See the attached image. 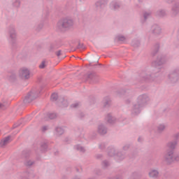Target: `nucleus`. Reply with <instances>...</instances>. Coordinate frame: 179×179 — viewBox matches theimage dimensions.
<instances>
[{
  "instance_id": "8fccbe9b",
  "label": "nucleus",
  "mask_w": 179,
  "mask_h": 179,
  "mask_svg": "<svg viewBox=\"0 0 179 179\" xmlns=\"http://www.w3.org/2000/svg\"><path fill=\"white\" fill-rule=\"evenodd\" d=\"M45 131H47V126H43L42 127V132H45Z\"/></svg>"
},
{
  "instance_id": "864d4df0",
  "label": "nucleus",
  "mask_w": 179,
  "mask_h": 179,
  "mask_svg": "<svg viewBox=\"0 0 179 179\" xmlns=\"http://www.w3.org/2000/svg\"><path fill=\"white\" fill-rule=\"evenodd\" d=\"M174 0H166V2H168V3H171Z\"/></svg>"
},
{
  "instance_id": "c03bdc74",
  "label": "nucleus",
  "mask_w": 179,
  "mask_h": 179,
  "mask_svg": "<svg viewBox=\"0 0 179 179\" xmlns=\"http://www.w3.org/2000/svg\"><path fill=\"white\" fill-rule=\"evenodd\" d=\"M84 117H85V114L83 113H80L78 114V117L80 118V120H82Z\"/></svg>"
},
{
  "instance_id": "052dcab7",
  "label": "nucleus",
  "mask_w": 179,
  "mask_h": 179,
  "mask_svg": "<svg viewBox=\"0 0 179 179\" xmlns=\"http://www.w3.org/2000/svg\"><path fill=\"white\" fill-rule=\"evenodd\" d=\"M25 174H27V172H26Z\"/></svg>"
},
{
  "instance_id": "09e8293b",
  "label": "nucleus",
  "mask_w": 179,
  "mask_h": 179,
  "mask_svg": "<svg viewBox=\"0 0 179 179\" xmlns=\"http://www.w3.org/2000/svg\"><path fill=\"white\" fill-rule=\"evenodd\" d=\"M103 157V155L101 154H98L96 155V159H101Z\"/></svg>"
},
{
  "instance_id": "f03ea898",
  "label": "nucleus",
  "mask_w": 179,
  "mask_h": 179,
  "mask_svg": "<svg viewBox=\"0 0 179 179\" xmlns=\"http://www.w3.org/2000/svg\"><path fill=\"white\" fill-rule=\"evenodd\" d=\"M150 100V99L149 98V96L146 94H143L138 96L137 98V103L134 105L131 110V114H134L135 115L139 114L142 107H145Z\"/></svg>"
},
{
  "instance_id": "13d9d810",
  "label": "nucleus",
  "mask_w": 179,
  "mask_h": 179,
  "mask_svg": "<svg viewBox=\"0 0 179 179\" xmlns=\"http://www.w3.org/2000/svg\"><path fill=\"white\" fill-rule=\"evenodd\" d=\"M77 173H79V169L76 168Z\"/></svg>"
},
{
  "instance_id": "a18cd8bd",
  "label": "nucleus",
  "mask_w": 179,
  "mask_h": 179,
  "mask_svg": "<svg viewBox=\"0 0 179 179\" xmlns=\"http://www.w3.org/2000/svg\"><path fill=\"white\" fill-rule=\"evenodd\" d=\"M99 148L101 149V150H103V149H104V148H106V143H103L101 145H99Z\"/></svg>"
},
{
  "instance_id": "7c9ffc66",
  "label": "nucleus",
  "mask_w": 179,
  "mask_h": 179,
  "mask_svg": "<svg viewBox=\"0 0 179 179\" xmlns=\"http://www.w3.org/2000/svg\"><path fill=\"white\" fill-rule=\"evenodd\" d=\"M50 100L51 101H57V100H58V94L57 93L52 94L50 96Z\"/></svg>"
},
{
  "instance_id": "423d86ee",
  "label": "nucleus",
  "mask_w": 179,
  "mask_h": 179,
  "mask_svg": "<svg viewBox=\"0 0 179 179\" xmlns=\"http://www.w3.org/2000/svg\"><path fill=\"white\" fill-rule=\"evenodd\" d=\"M178 138H179V133L174 135L175 140L167 143L166 146V150H168L169 152H174V150H176V148L177 147V145L178 143Z\"/></svg>"
},
{
  "instance_id": "3c124183",
  "label": "nucleus",
  "mask_w": 179,
  "mask_h": 179,
  "mask_svg": "<svg viewBox=\"0 0 179 179\" xmlns=\"http://www.w3.org/2000/svg\"><path fill=\"white\" fill-rule=\"evenodd\" d=\"M129 103H131V99H128L125 100V103L126 104H129Z\"/></svg>"
},
{
  "instance_id": "9b49d317",
  "label": "nucleus",
  "mask_w": 179,
  "mask_h": 179,
  "mask_svg": "<svg viewBox=\"0 0 179 179\" xmlns=\"http://www.w3.org/2000/svg\"><path fill=\"white\" fill-rule=\"evenodd\" d=\"M87 79L90 83H99L100 78L96 73H90L87 75Z\"/></svg>"
},
{
  "instance_id": "ea45409f",
  "label": "nucleus",
  "mask_w": 179,
  "mask_h": 179,
  "mask_svg": "<svg viewBox=\"0 0 179 179\" xmlns=\"http://www.w3.org/2000/svg\"><path fill=\"white\" fill-rule=\"evenodd\" d=\"M40 69H44L45 68V61H43L41 64L39 65Z\"/></svg>"
},
{
  "instance_id": "4468645a",
  "label": "nucleus",
  "mask_w": 179,
  "mask_h": 179,
  "mask_svg": "<svg viewBox=\"0 0 179 179\" xmlns=\"http://www.w3.org/2000/svg\"><path fill=\"white\" fill-rule=\"evenodd\" d=\"M150 178L157 179L159 178V171L156 169H151L148 173Z\"/></svg>"
},
{
  "instance_id": "412c9836",
  "label": "nucleus",
  "mask_w": 179,
  "mask_h": 179,
  "mask_svg": "<svg viewBox=\"0 0 179 179\" xmlns=\"http://www.w3.org/2000/svg\"><path fill=\"white\" fill-rule=\"evenodd\" d=\"M7 79H8L10 82H15V80H16V72L13 71L9 73L7 76Z\"/></svg>"
},
{
  "instance_id": "f704fd0d",
  "label": "nucleus",
  "mask_w": 179,
  "mask_h": 179,
  "mask_svg": "<svg viewBox=\"0 0 179 179\" xmlns=\"http://www.w3.org/2000/svg\"><path fill=\"white\" fill-rule=\"evenodd\" d=\"M166 129V126L164 124H159L157 127L158 132H163Z\"/></svg>"
},
{
  "instance_id": "2f4dec72",
  "label": "nucleus",
  "mask_w": 179,
  "mask_h": 179,
  "mask_svg": "<svg viewBox=\"0 0 179 179\" xmlns=\"http://www.w3.org/2000/svg\"><path fill=\"white\" fill-rule=\"evenodd\" d=\"M141 173H138V172H134L133 173L132 176H131V179H139L141 178Z\"/></svg>"
},
{
  "instance_id": "49530a36",
  "label": "nucleus",
  "mask_w": 179,
  "mask_h": 179,
  "mask_svg": "<svg viewBox=\"0 0 179 179\" xmlns=\"http://www.w3.org/2000/svg\"><path fill=\"white\" fill-rule=\"evenodd\" d=\"M129 149V145H126L123 147V150H128Z\"/></svg>"
},
{
  "instance_id": "c85d7f7f",
  "label": "nucleus",
  "mask_w": 179,
  "mask_h": 179,
  "mask_svg": "<svg viewBox=\"0 0 179 179\" xmlns=\"http://www.w3.org/2000/svg\"><path fill=\"white\" fill-rule=\"evenodd\" d=\"M47 117L49 118V120H55V118H57V113H49L47 114Z\"/></svg>"
},
{
  "instance_id": "c9c22d12",
  "label": "nucleus",
  "mask_w": 179,
  "mask_h": 179,
  "mask_svg": "<svg viewBox=\"0 0 179 179\" xmlns=\"http://www.w3.org/2000/svg\"><path fill=\"white\" fill-rule=\"evenodd\" d=\"M109 166H110V163L107 160L103 161L102 167L103 169H107V167Z\"/></svg>"
},
{
  "instance_id": "e433bc0d",
  "label": "nucleus",
  "mask_w": 179,
  "mask_h": 179,
  "mask_svg": "<svg viewBox=\"0 0 179 179\" xmlns=\"http://www.w3.org/2000/svg\"><path fill=\"white\" fill-rule=\"evenodd\" d=\"M78 50H85V45L83 43H80V42L78 43V45L77 46Z\"/></svg>"
},
{
  "instance_id": "a878e982",
  "label": "nucleus",
  "mask_w": 179,
  "mask_h": 179,
  "mask_svg": "<svg viewBox=\"0 0 179 179\" xmlns=\"http://www.w3.org/2000/svg\"><path fill=\"white\" fill-rule=\"evenodd\" d=\"M106 121L108 124H114L116 121L115 117L111 116V114L108 113L106 116Z\"/></svg>"
},
{
  "instance_id": "c756f323",
  "label": "nucleus",
  "mask_w": 179,
  "mask_h": 179,
  "mask_svg": "<svg viewBox=\"0 0 179 179\" xmlns=\"http://www.w3.org/2000/svg\"><path fill=\"white\" fill-rule=\"evenodd\" d=\"M157 16H159V17H163L166 16V11L164 10H160L157 12Z\"/></svg>"
},
{
  "instance_id": "f3484780",
  "label": "nucleus",
  "mask_w": 179,
  "mask_h": 179,
  "mask_svg": "<svg viewBox=\"0 0 179 179\" xmlns=\"http://www.w3.org/2000/svg\"><path fill=\"white\" fill-rule=\"evenodd\" d=\"M102 104L104 108L110 107V106H111V99H110V97H108V96L103 98Z\"/></svg>"
},
{
  "instance_id": "603ef678",
  "label": "nucleus",
  "mask_w": 179,
  "mask_h": 179,
  "mask_svg": "<svg viewBox=\"0 0 179 179\" xmlns=\"http://www.w3.org/2000/svg\"><path fill=\"white\" fill-rule=\"evenodd\" d=\"M5 107V105L0 103V108H1L2 110H3V108Z\"/></svg>"
},
{
  "instance_id": "2eb2a0df",
  "label": "nucleus",
  "mask_w": 179,
  "mask_h": 179,
  "mask_svg": "<svg viewBox=\"0 0 179 179\" xmlns=\"http://www.w3.org/2000/svg\"><path fill=\"white\" fill-rule=\"evenodd\" d=\"M61 47V45L57 41L53 42L52 43L50 44L49 51L50 52H54L55 50H58Z\"/></svg>"
},
{
  "instance_id": "72a5a7b5",
  "label": "nucleus",
  "mask_w": 179,
  "mask_h": 179,
  "mask_svg": "<svg viewBox=\"0 0 179 179\" xmlns=\"http://www.w3.org/2000/svg\"><path fill=\"white\" fill-rule=\"evenodd\" d=\"M134 47H139L141 45V42L138 40H134L131 43Z\"/></svg>"
},
{
  "instance_id": "58836bf2",
  "label": "nucleus",
  "mask_w": 179,
  "mask_h": 179,
  "mask_svg": "<svg viewBox=\"0 0 179 179\" xmlns=\"http://www.w3.org/2000/svg\"><path fill=\"white\" fill-rule=\"evenodd\" d=\"M80 104V103L79 102L73 103V104L71 105V108H78V107H79Z\"/></svg>"
},
{
  "instance_id": "393cba45",
  "label": "nucleus",
  "mask_w": 179,
  "mask_h": 179,
  "mask_svg": "<svg viewBox=\"0 0 179 179\" xmlns=\"http://www.w3.org/2000/svg\"><path fill=\"white\" fill-rule=\"evenodd\" d=\"M48 149V143L47 141L42 142L41 143L40 150L42 152H47Z\"/></svg>"
},
{
  "instance_id": "ddd939ff",
  "label": "nucleus",
  "mask_w": 179,
  "mask_h": 179,
  "mask_svg": "<svg viewBox=\"0 0 179 179\" xmlns=\"http://www.w3.org/2000/svg\"><path fill=\"white\" fill-rule=\"evenodd\" d=\"M106 5H107V1L104 0H101L97 1L95 3L96 10L101 11L102 9H104V8H106Z\"/></svg>"
},
{
  "instance_id": "6e6d98bb",
  "label": "nucleus",
  "mask_w": 179,
  "mask_h": 179,
  "mask_svg": "<svg viewBox=\"0 0 179 179\" xmlns=\"http://www.w3.org/2000/svg\"><path fill=\"white\" fill-rule=\"evenodd\" d=\"M17 125H16V124L13 125V128H17Z\"/></svg>"
},
{
  "instance_id": "f8f14e48",
  "label": "nucleus",
  "mask_w": 179,
  "mask_h": 179,
  "mask_svg": "<svg viewBox=\"0 0 179 179\" xmlns=\"http://www.w3.org/2000/svg\"><path fill=\"white\" fill-rule=\"evenodd\" d=\"M151 31L154 36H159L162 34V28L157 24H154L151 27Z\"/></svg>"
},
{
  "instance_id": "7ed1b4c3",
  "label": "nucleus",
  "mask_w": 179,
  "mask_h": 179,
  "mask_svg": "<svg viewBox=\"0 0 179 179\" xmlns=\"http://www.w3.org/2000/svg\"><path fill=\"white\" fill-rule=\"evenodd\" d=\"M72 26H73V21L68 18L61 19L57 24V28L60 31H65V30L72 27Z\"/></svg>"
},
{
  "instance_id": "f257e3e1",
  "label": "nucleus",
  "mask_w": 179,
  "mask_h": 179,
  "mask_svg": "<svg viewBox=\"0 0 179 179\" xmlns=\"http://www.w3.org/2000/svg\"><path fill=\"white\" fill-rule=\"evenodd\" d=\"M166 62L167 58L166 56L159 55L157 59L152 63V66L155 68L153 69L154 71L151 74L147 73L145 71H142L139 76L141 82H157V83H160L161 78L157 76V73H159L160 69H162L160 66L166 64Z\"/></svg>"
},
{
  "instance_id": "5fc2aeb1",
  "label": "nucleus",
  "mask_w": 179,
  "mask_h": 179,
  "mask_svg": "<svg viewBox=\"0 0 179 179\" xmlns=\"http://www.w3.org/2000/svg\"><path fill=\"white\" fill-rule=\"evenodd\" d=\"M73 179H80V178H79V176H76Z\"/></svg>"
},
{
  "instance_id": "4be33fe9",
  "label": "nucleus",
  "mask_w": 179,
  "mask_h": 179,
  "mask_svg": "<svg viewBox=\"0 0 179 179\" xmlns=\"http://www.w3.org/2000/svg\"><path fill=\"white\" fill-rule=\"evenodd\" d=\"M172 13L173 16H177V15L179 13V3H175L172 7Z\"/></svg>"
},
{
  "instance_id": "a19ab883",
  "label": "nucleus",
  "mask_w": 179,
  "mask_h": 179,
  "mask_svg": "<svg viewBox=\"0 0 179 179\" xmlns=\"http://www.w3.org/2000/svg\"><path fill=\"white\" fill-rule=\"evenodd\" d=\"M118 41H125V36H117Z\"/></svg>"
},
{
  "instance_id": "6e6552de",
  "label": "nucleus",
  "mask_w": 179,
  "mask_h": 179,
  "mask_svg": "<svg viewBox=\"0 0 179 179\" xmlns=\"http://www.w3.org/2000/svg\"><path fill=\"white\" fill-rule=\"evenodd\" d=\"M169 79L171 83H177L179 79V69H176L171 71L169 75Z\"/></svg>"
},
{
  "instance_id": "680f3d73",
  "label": "nucleus",
  "mask_w": 179,
  "mask_h": 179,
  "mask_svg": "<svg viewBox=\"0 0 179 179\" xmlns=\"http://www.w3.org/2000/svg\"><path fill=\"white\" fill-rule=\"evenodd\" d=\"M29 177H31V176H30V175H29Z\"/></svg>"
},
{
  "instance_id": "9d476101",
  "label": "nucleus",
  "mask_w": 179,
  "mask_h": 179,
  "mask_svg": "<svg viewBox=\"0 0 179 179\" xmlns=\"http://www.w3.org/2000/svg\"><path fill=\"white\" fill-rule=\"evenodd\" d=\"M19 76L24 80L30 79V71L26 68H22L19 71Z\"/></svg>"
},
{
  "instance_id": "de8ad7c7",
  "label": "nucleus",
  "mask_w": 179,
  "mask_h": 179,
  "mask_svg": "<svg viewBox=\"0 0 179 179\" xmlns=\"http://www.w3.org/2000/svg\"><path fill=\"white\" fill-rule=\"evenodd\" d=\"M62 50H58L57 52H55V55L57 57H60L61 55Z\"/></svg>"
},
{
  "instance_id": "bf43d9fd",
  "label": "nucleus",
  "mask_w": 179,
  "mask_h": 179,
  "mask_svg": "<svg viewBox=\"0 0 179 179\" xmlns=\"http://www.w3.org/2000/svg\"><path fill=\"white\" fill-rule=\"evenodd\" d=\"M99 66H101V64H99Z\"/></svg>"
},
{
  "instance_id": "a211bd4d",
  "label": "nucleus",
  "mask_w": 179,
  "mask_h": 179,
  "mask_svg": "<svg viewBox=\"0 0 179 179\" xmlns=\"http://www.w3.org/2000/svg\"><path fill=\"white\" fill-rule=\"evenodd\" d=\"M30 155H31V150H24L22 151L21 157L22 159H29L30 157Z\"/></svg>"
},
{
  "instance_id": "5701e85b",
  "label": "nucleus",
  "mask_w": 179,
  "mask_h": 179,
  "mask_svg": "<svg viewBox=\"0 0 179 179\" xmlns=\"http://www.w3.org/2000/svg\"><path fill=\"white\" fill-rule=\"evenodd\" d=\"M64 130L61 127H57L55 129V135L57 136H61L64 135Z\"/></svg>"
},
{
  "instance_id": "0eeeda50",
  "label": "nucleus",
  "mask_w": 179,
  "mask_h": 179,
  "mask_svg": "<svg viewBox=\"0 0 179 179\" xmlns=\"http://www.w3.org/2000/svg\"><path fill=\"white\" fill-rule=\"evenodd\" d=\"M8 33L10 34V38H11L13 48H16V31L15 30V26L10 25L9 27Z\"/></svg>"
},
{
  "instance_id": "b1692460",
  "label": "nucleus",
  "mask_w": 179,
  "mask_h": 179,
  "mask_svg": "<svg viewBox=\"0 0 179 179\" xmlns=\"http://www.w3.org/2000/svg\"><path fill=\"white\" fill-rule=\"evenodd\" d=\"M119 96H121V94H123V96H125L126 97H132V92L129 90H127L126 91L122 90V92H118Z\"/></svg>"
},
{
  "instance_id": "6ab92c4d",
  "label": "nucleus",
  "mask_w": 179,
  "mask_h": 179,
  "mask_svg": "<svg viewBox=\"0 0 179 179\" xmlns=\"http://www.w3.org/2000/svg\"><path fill=\"white\" fill-rule=\"evenodd\" d=\"M10 138H12V136H8L7 137H6L3 140H1L0 141L1 148H3V146H5L6 145H8V143H9V142L10 141Z\"/></svg>"
},
{
  "instance_id": "dca6fc26",
  "label": "nucleus",
  "mask_w": 179,
  "mask_h": 179,
  "mask_svg": "<svg viewBox=\"0 0 179 179\" xmlns=\"http://www.w3.org/2000/svg\"><path fill=\"white\" fill-rule=\"evenodd\" d=\"M110 6L112 10H117L121 7V4L117 1H113L110 3Z\"/></svg>"
},
{
  "instance_id": "1a4fd4ad",
  "label": "nucleus",
  "mask_w": 179,
  "mask_h": 179,
  "mask_svg": "<svg viewBox=\"0 0 179 179\" xmlns=\"http://www.w3.org/2000/svg\"><path fill=\"white\" fill-rule=\"evenodd\" d=\"M38 97V95L36 94V93H34L33 92H29L27 94V96L24 99V104H29V103H31L34 100H36Z\"/></svg>"
},
{
  "instance_id": "4d7b16f0",
  "label": "nucleus",
  "mask_w": 179,
  "mask_h": 179,
  "mask_svg": "<svg viewBox=\"0 0 179 179\" xmlns=\"http://www.w3.org/2000/svg\"><path fill=\"white\" fill-rule=\"evenodd\" d=\"M138 142H141V137H139V138H138Z\"/></svg>"
},
{
  "instance_id": "bb28decb",
  "label": "nucleus",
  "mask_w": 179,
  "mask_h": 179,
  "mask_svg": "<svg viewBox=\"0 0 179 179\" xmlns=\"http://www.w3.org/2000/svg\"><path fill=\"white\" fill-rule=\"evenodd\" d=\"M160 48V45L159 43H157L155 45V46L152 48V57H155L157 52H159V50Z\"/></svg>"
},
{
  "instance_id": "4c0bfd02",
  "label": "nucleus",
  "mask_w": 179,
  "mask_h": 179,
  "mask_svg": "<svg viewBox=\"0 0 179 179\" xmlns=\"http://www.w3.org/2000/svg\"><path fill=\"white\" fill-rule=\"evenodd\" d=\"M13 6H15V8H19V6H20V1L19 0H16L13 3Z\"/></svg>"
},
{
  "instance_id": "aec40b11",
  "label": "nucleus",
  "mask_w": 179,
  "mask_h": 179,
  "mask_svg": "<svg viewBox=\"0 0 179 179\" xmlns=\"http://www.w3.org/2000/svg\"><path fill=\"white\" fill-rule=\"evenodd\" d=\"M98 132L100 135H106L107 134V128L104 125L101 124L98 127Z\"/></svg>"
},
{
  "instance_id": "39448f33",
  "label": "nucleus",
  "mask_w": 179,
  "mask_h": 179,
  "mask_svg": "<svg viewBox=\"0 0 179 179\" xmlns=\"http://www.w3.org/2000/svg\"><path fill=\"white\" fill-rule=\"evenodd\" d=\"M164 159L168 164H171L173 162H179V156H174L173 151H168L166 150L164 154Z\"/></svg>"
},
{
  "instance_id": "79ce46f5",
  "label": "nucleus",
  "mask_w": 179,
  "mask_h": 179,
  "mask_svg": "<svg viewBox=\"0 0 179 179\" xmlns=\"http://www.w3.org/2000/svg\"><path fill=\"white\" fill-rule=\"evenodd\" d=\"M148 16H150V13H145L143 14L145 21H146L148 20Z\"/></svg>"
},
{
  "instance_id": "20e7f679",
  "label": "nucleus",
  "mask_w": 179,
  "mask_h": 179,
  "mask_svg": "<svg viewBox=\"0 0 179 179\" xmlns=\"http://www.w3.org/2000/svg\"><path fill=\"white\" fill-rule=\"evenodd\" d=\"M108 155L110 157H115L116 162H122L126 157L124 152H119L115 154V148L114 147H109L108 148Z\"/></svg>"
},
{
  "instance_id": "cd10ccee",
  "label": "nucleus",
  "mask_w": 179,
  "mask_h": 179,
  "mask_svg": "<svg viewBox=\"0 0 179 179\" xmlns=\"http://www.w3.org/2000/svg\"><path fill=\"white\" fill-rule=\"evenodd\" d=\"M75 148L76 149V150H79V152H81L82 153H85V152H86V150L85 149V148H83L80 145H76Z\"/></svg>"
},
{
  "instance_id": "37998d69",
  "label": "nucleus",
  "mask_w": 179,
  "mask_h": 179,
  "mask_svg": "<svg viewBox=\"0 0 179 179\" xmlns=\"http://www.w3.org/2000/svg\"><path fill=\"white\" fill-rule=\"evenodd\" d=\"M43 24H39L35 29L36 30V31H40V30L43 29Z\"/></svg>"
},
{
  "instance_id": "473e14b6",
  "label": "nucleus",
  "mask_w": 179,
  "mask_h": 179,
  "mask_svg": "<svg viewBox=\"0 0 179 179\" xmlns=\"http://www.w3.org/2000/svg\"><path fill=\"white\" fill-rule=\"evenodd\" d=\"M35 162L34 161H31V160H28L27 162H24V165L27 167H31L33 166V164H34Z\"/></svg>"
}]
</instances>
